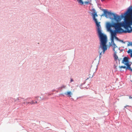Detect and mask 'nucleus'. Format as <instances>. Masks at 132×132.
<instances>
[{
  "mask_svg": "<svg viewBox=\"0 0 132 132\" xmlns=\"http://www.w3.org/2000/svg\"><path fill=\"white\" fill-rule=\"evenodd\" d=\"M100 9L101 10V7H100Z\"/></svg>",
  "mask_w": 132,
  "mask_h": 132,
  "instance_id": "6ab92c4d",
  "label": "nucleus"
},
{
  "mask_svg": "<svg viewBox=\"0 0 132 132\" xmlns=\"http://www.w3.org/2000/svg\"><path fill=\"white\" fill-rule=\"evenodd\" d=\"M116 52L115 50V51H114V59L115 60H116L118 59V57L117 56V55L116 54Z\"/></svg>",
  "mask_w": 132,
  "mask_h": 132,
  "instance_id": "9d476101",
  "label": "nucleus"
},
{
  "mask_svg": "<svg viewBox=\"0 0 132 132\" xmlns=\"http://www.w3.org/2000/svg\"><path fill=\"white\" fill-rule=\"evenodd\" d=\"M35 103H37V102L36 101V102H35Z\"/></svg>",
  "mask_w": 132,
  "mask_h": 132,
  "instance_id": "a211bd4d",
  "label": "nucleus"
},
{
  "mask_svg": "<svg viewBox=\"0 0 132 132\" xmlns=\"http://www.w3.org/2000/svg\"><path fill=\"white\" fill-rule=\"evenodd\" d=\"M114 38H111V44H109V46H112L113 47V50L114 51H115V48L117 47L114 43Z\"/></svg>",
  "mask_w": 132,
  "mask_h": 132,
  "instance_id": "20e7f679",
  "label": "nucleus"
},
{
  "mask_svg": "<svg viewBox=\"0 0 132 132\" xmlns=\"http://www.w3.org/2000/svg\"><path fill=\"white\" fill-rule=\"evenodd\" d=\"M103 11V14L107 18H109L111 19H113L116 23L112 22L110 23L107 22L106 24V27L109 31L111 33V38L118 39L116 37V35L115 31L112 30L111 28L114 27L116 31L118 33H131L132 32V18L129 16L127 13H125L124 14H122L121 18L117 14L111 12L107 11L106 10L102 9Z\"/></svg>",
  "mask_w": 132,
  "mask_h": 132,
  "instance_id": "f257e3e1",
  "label": "nucleus"
},
{
  "mask_svg": "<svg viewBox=\"0 0 132 132\" xmlns=\"http://www.w3.org/2000/svg\"><path fill=\"white\" fill-rule=\"evenodd\" d=\"M101 1H103V0H101Z\"/></svg>",
  "mask_w": 132,
  "mask_h": 132,
  "instance_id": "412c9836",
  "label": "nucleus"
},
{
  "mask_svg": "<svg viewBox=\"0 0 132 132\" xmlns=\"http://www.w3.org/2000/svg\"><path fill=\"white\" fill-rule=\"evenodd\" d=\"M78 2L81 5H83L84 4V2H82V0H77Z\"/></svg>",
  "mask_w": 132,
  "mask_h": 132,
  "instance_id": "9b49d317",
  "label": "nucleus"
},
{
  "mask_svg": "<svg viewBox=\"0 0 132 132\" xmlns=\"http://www.w3.org/2000/svg\"><path fill=\"white\" fill-rule=\"evenodd\" d=\"M27 103H30V104H35V102H33V101H32L31 102H29Z\"/></svg>",
  "mask_w": 132,
  "mask_h": 132,
  "instance_id": "ddd939ff",
  "label": "nucleus"
},
{
  "mask_svg": "<svg viewBox=\"0 0 132 132\" xmlns=\"http://www.w3.org/2000/svg\"><path fill=\"white\" fill-rule=\"evenodd\" d=\"M127 67L125 66H121L119 67L120 68H123V69H125L126 70L127 69L129 70H130L132 71V69L130 67L131 65H126Z\"/></svg>",
  "mask_w": 132,
  "mask_h": 132,
  "instance_id": "423d86ee",
  "label": "nucleus"
},
{
  "mask_svg": "<svg viewBox=\"0 0 132 132\" xmlns=\"http://www.w3.org/2000/svg\"><path fill=\"white\" fill-rule=\"evenodd\" d=\"M100 57H99V58H100Z\"/></svg>",
  "mask_w": 132,
  "mask_h": 132,
  "instance_id": "aec40b11",
  "label": "nucleus"
},
{
  "mask_svg": "<svg viewBox=\"0 0 132 132\" xmlns=\"http://www.w3.org/2000/svg\"><path fill=\"white\" fill-rule=\"evenodd\" d=\"M65 94L67 95L68 96L70 97H71V95L72 94L71 92H67L65 93Z\"/></svg>",
  "mask_w": 132,
  "mask_h": 132,
  "instance_id": "1a4fd4ad",
  "label": "nucleus"
},
{
  "mask_svg": "<svg viewBox=\"0 0 132 132\" xmlns=\"http://www.w3.org/2000/svg\"><path fill=\"white\" fill-rule=\"evenodd\" d=\"M65 87V85H62L61 87V88H64Z\"/></svg>",
  "mask_w": 132,
  "mask_h": 132,
  "instance_id": "2eb2a0df",
  "label": "nucleus"
},
{
  "mask_svg": "<svg viewBox=\"0 0 132 132\" xmlns=\"http://www.w3.org/2000/svg\"><path fill=\"white\" fill-rule=\"evenodd\" d=\"M100 46L103 51L100 53V55L104 54L105 51L108 49V46L106 45L107 42V39L106 36L102 33L100 30Z\"/></svg>",
  "mask_w": 132,
  "mask_h": 132,
  "instance_id": "f03ea898",
  "label": "nucleus"
},
{
  "mask_svg": "<svg viewBox=\"0 0 132 132\" xmlns=\"http://www.w3.org/2000/svg\"><path fill=\"white\" fill-rule=\"evenodd\" d=\"M132 46V42H128V46Z\"/></svg>",
  "mask_w": 132,
  "mask_h": 132,
  "instance_id": "f8f14e48",
  "label": "nucleus"
},
{
  "mask_svg": "<svg viewBox=\"0 0 132 132\" xmlns=\"http://www.w3.org/2000/svg\"><path fill=\"white\" fill-rule=\"evenodd\" d=\"M90 13L92 17L93 20L96 24L97 35L98 37H99V22H98L96 18L98 17V15L97 14V12L95 9H92L90 10Z\"/></svg>",
  "mask_w": 132,
  "mask_h": 132,
  "instance_id": "7ed1b4c3",
  "label": "nucleus"
},
{
  "mask_svg": "<svg viewBox=\"0 0 132 132\" xmlns=\"http://www.w3.org/2000/svg\"><path fill=\"white\" fill-rule=\"evenodd\" d=\"M129 97V98L130 99H132V97H131V96H130Z\"/></svg>",
  "mask_w": 132,
  "mask_h": 132,
  "instance_id": "dca6fc26",
  "label": "nucleus"
},
{
  "mask_svg": "<svg viewBox=\"0 0 132 132\" xmlns=\"http://www.w3.org/2000/svg\"><path fill=\"white\" fill-rule=\"evenodd\" d=\"M126 13L129 16L132 18V9L130 8L129 9Z\"/></svg>",
  "mask_w": 132,
  "mask_h": 132,
  "instance_id": "0eeeda50",
  "label": "nucleus"
},
{
  "mask_svg": "<svg viewBox=\"0 0 132 132\" xmlns=\"http://www.w3.org/2000/svg\"><path fill=\"white\" fill-rule=\"evenodd\" d=\"M122 62L125 65H130L129 64L128 58L126 57H124Z\"/></svg>",
  "mask_w": 132,
  "mask_h": 132,
  "instance_id": "39448f33",
  "label": "nucleus"
},
{
  "mask_svg": "<svg viewBox=\"0 0 132 132\" xmlns=\"http://www.w3.org/2000/svg\"><path fill=\"white\" fill-rule=\"evenodd\" d=\"M73 81V80L72 79H71V81L72 82Z\"/></svg>",
  "mask_w": 132,
  "mask_h": 132,
  "instance_id": "f3484780",
  "label": "nucleus"
},
{
  "mask_svg": "<svg viewBox=\"0 0 132 132\" xmlns=\"http://www.w3.org/2000/svg\"><path fill=\"white\" fill-rule=\"evenodd\" d=\"M89 1H85L84 2V3L85 4H89Z\"/></svg>",
  "mask_w": 132,
  "mask_h": 132,
  "instance_id": "4468645a",
  "label": "nucleus"
},
{
  "mask_svg": "<svg viewBox=\"0 0 132 132\" xmlns=\"http://www.w3.org/2000/svg\"><path fill=\"white\" fill-rule=\"evenodd\" d=\"M127 52L129 54H130V57H132V49H129Z\"/></svg>",
  "mask_w": 132,
  "mask_h": 132,
  "instance_id": "6e6552de",
  "label": "nucleus"
}]
</instances>
